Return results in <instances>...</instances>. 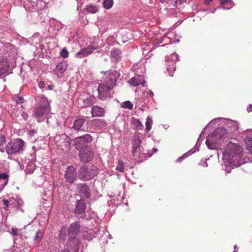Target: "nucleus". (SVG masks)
<instances>
[{
	"mask_svg": "<svg viewBox=\"0 0 252 252\" xmlns=\"http://www.w3.org/2000/svg\"><path fill=\"white\" fill-rule=\"evenodd\" d=\"M225 141L223 147L225 150L222 152V159L225 164L224 169L227 173L231 171V168L227 169L228 165L238 167L246 162L242 158L243 149L238 144L231 142L226 144Z\"/></svg>",
	"mask_w": 252,
	"mask_h": 252,
	"instance_id": "1",
	"label": "nucleus"
},
{
	"mask_svg": "<svg viewBox=\"0 0 252 252\" xmlns=\"http://www.w3.org/2000/svg\"><path fill=\"white\" fill-rule=\"evenodd\" d=\"M120 73L116 70H110L108 72L107 77L103 82L99 84L97 91L98 97L101 100L112 97L111 91L116 84Z\"/></svg>",
	"mask_w": 252,
	"mask_h": 252,
	"instance_id": "2",
	"label": "nucleus"
},
{
	"mask_svg": "<svg viewBox=\"0 0 252 252\" xmlns=\"http://www.w3.org/2000/svg\"><path fill=\"white\" fill-rule=\"evenodd\" d=\"M227 134L226 129L223 127L216 128L213 133L209 134L206 138V144L208 148L212 150L221 149V144L223 143Z\"/></svg>",
	"mask_w": 252,
	"mask_h": 252,
	"instance_id": "3",
	"label": "nucleus"
},
{
	"mask_svg": "<svg viewBox=\"0 0 252 252\" xmlns=\"http://www.w3.org/2000/svg\"><path fill=\"white\" fill-rule=\"evenodd\" d=\"M35 100L39 106L35 108L32 117L38 122H41L48 118L50 114V108L49 102L46 97L43 95H38L35 97Z\"/></svg>",
	"mask_w": 252,
	"mask_h": 252,
	"instance_id": "4",
	"label": "nucleus"
},
{
	"mask_svg": "<svg viewBox=\"0 0 252 252\" xmlns=\"http://www.w3.org/2000/svg\"><path fill=\"white\" fill-rule=\"evenodd\" d=\"M81 231L80 223L77 221L71 223L67 229L69 238L67 245L73 250L77 251L80 247V240L77 237Z\"/></svg>",
	"mask_w": 252,
	"mask_h": 252,
	"instance_id": "5",
	"label": "nucleus"
},
{
	"mask_svg": "<svg viewBox=\"0 0 252 252\" xmlns=\"http://www.w3.org/2000/svg\"><path fill=\"white\" fill-rule=\"evenodd\" d=\"M99 172L98 168L94 165H85L81 167L78 172L79 179L84 181H89L96 176Z\"/></svg>",
	"mask_w": 252,
	"mask_h": 252,
	"instance_id": "6",
	"label": "nucleus"
},
{
	"mask_svg": "<svg viewBox=\"0 0 252 252\" xmlns=\"http://www.w3.org/2000/svg\"><path fill=\"white\" fill-rule=\"evenodd\" d=\"M24 142L21 139H17L9 143L6 147V152L8 155H13L23 150Z\"/></svg>",
	"mask_w": 252,
	"mask_h": 252,
	"instance_id": "7",
	"label": "nucleus"
},
{
	"mask_svg": "<svg viewBox=\"0 0 252 252\" xmlns=\"http://www.w3.org/2000/svg\"><path fill=\"white\" fill-rule=\"evenodd\" d=\"M79 156L81 161L83 162L90 161L94 156L93 148L90 146H85L80 150Z\"/></svg>",
	"mask_w": 252,
	"mask_h": 252,
	"instance_id": "8",
	"label": "nucleus"
},
{
	"mask_svg": "<svg viewBox=\"0 0 252 252\" xmlns=\"http://www.w3.org/2000/svg\"><path fill=\"white\" fill-rule=\"evenodd\" d=\"M165 60L167 62V70L169 73V75L173 76V72L176 69L175 63L177 61H178V56L177 54L174 52L170 55L169 57H166Z\"/></svg>",
	"mask_w": 252,
	"mask_h": 252,
	"instance_id": "9",
	"label": "nucleus"
},
{
	"mask_svg": "<svg viewBox=\"0 0 252 252\" xmlns=\"http://www.w3.org/2000/svg\"><path fill=\"white\" fill-rule=\"evenodd\" d=\"M92 140V136L89 134L77 137L75 138V146L77 149H81L84 147L83 146L86 144L91 142Z\"/></svg>",
	"mask_w": 252,
	"mask_h": 252,
	"instance_id": "10",
	"label": "nucleus"
},
{
	"mask_svg": "<svg viewBox=\"0 0 252 252\" xmlns=\"http://www.w3.org/2000/svg\"><path fill=\"white\" fill-rule=\"evenodd\" d=\"M64 179L67 183H73L77 177V172L73 166H68L66 167L64 173Z\"/></svg>",
	"mask_w": 252,
	"mask_h": 252,
	"instance_id": "11",
	"label": "nucleus"
},
{
	"mask_svg": "<svg viewBox=\"0 0 252 252\" xmlns=\"http://www.w3.org/2000/svg\"><path fill=\"white\" fill-rule=\"evenodd\" d=\"M76 190L81 197L86 199H88L90 197L91 195L90 189L87 184L85 183L77 184L76 186Z\"/></svg>",
	"mask_w": 252,
	"mask_h": 252,
	"instance_id": "12",
	"label": "nucleus"
},
{
	"mask_svg": "<svg viewBox=\"0 0 252 252\" xmlns=\"http://www.w3.org/2000/svg\"><path fill=\"white\" fill-rule=\"evenodd\" d=\"M10 70V66L7 62V57H0V75L7 73Z\"/></svg>",
	"mask_w": 252,
	"mask_h": 252,
	"instance_id": "13",
	"label": "nucleus"
},
{
	"mask_svg": "<svg viewBox=\"0 0 252 252\" xmlns=\"http://www.w3.org/2000/svg\"><path fill=\"white\" fill-rule=\"evenodd\" d=\"M86 119L84 117H78L74 122L72 128L77 131L84 130V125Z\"/></svg>",
	"mask_w": 252,
	"mask_h": 252,
	"instance_id": "14",
	"label": "nucleus"
},
{
	"mask_svg": "<svg viewBox=\"0 0 252 252\" xmlns=\"http://www.w3.org/2000/svg\"><path fill=\"white\" fill-rule=\"evenodd\" d=\"M104 113V109L97 105L92 107L91 113L93 117H103Z\"/></svg>",
	"mask_w": 252,
	"mask_h": 252,
	"instance_id": "15",
	"label": "nucleus"
},
{
	"mask_svg": "<svg viewBox=\"0 0 252 252\" xmlns=\"http://www.w3.org/2000/svg\"><path fill=\"white\" fill-rule=\"evenodd\" d=\"M145 80L144 79V77L141 75H136L132 77L129 81V83L132 84L134 86H137L140 85L144 86Z\"/></svg>",
	"mask_w": 252,
	"mask_h": 252,
	"instance_id": "16",
	"label": "nucleus"
},
{
	"mask_svg": "<svg viewBox=\"0 0 252 252\" xmlns=\"http://www.w3.org/2000/svg\"><path fill=\"white\" fill-rule=\"evenodd\" d=\"M86 209V204L84 200H80L77 201L75 213L77 215L82 214L85 212Z\"/></svg>",
	"mask_w": 252,
	"mask_h": 252,
	"instance_id": "17",
	"label": "nucleus"
},
{
	"mask_svg": "<svg viewBox=\"0 0 252 252\" xmlns=\"http://www.w3.org/2000/svg\"><path fill=\"white\" fill-rule=\"evenodd\" d=\"M141 143L142 141L140 138H135L133 140L132 152L134 157H135L137 155V153L140 151Z\"/></svg>",
	"mask_w": 252,
	"mask_h": 252,
	"instance_id": "18",
	"label": "nucleus"
},
{
	"mask_svg": "<svg viewBox=\"0 0 252 252\" xmlns=\"http://www.w3.org/2000/svg\"><path fill=\"white\" fill-rule=\"evenodd\" d=\"M121 51L117 48H113L111 51V55L113 61L118 62L121 60Z\"/></svg>",
	"mask_w": 252,
	"mask_h": 252,
	"instance_id": "19",
	"label": "nucleus"
},
{
	"mask_svg": "<svg viewBox=\"0 0 252 252\" xmlns=\"http://www.w3.org/2000/svg\"><path fill=\"white\" fill-rule=\"evenodd\" d=\"M92 53V50L90 49L86 48L81 50L76 54L75 56L79 58L85 57Z\"/></svg>",
	"mask_w": 252,
	"mask_h": 252,
	"instance_id": "20",
	"label": "nucleus"
},
{
	"mask_svg": "<svg viewBox=\"0 0 252 252\" xmlns=\"http://www.w3.org/2000/svg\"><path fill=\"white\" fill-rule=\"evenodd\" d=\"M86 10L88 13L94 14L99 11V8L95 5L88 4L86 6Z\"/></svg>",
	"mask_w": 252,
	"mask_h": 252,
	"instance_id": "21",
	"label": "nucleus"
},
{
	"mask_svg": "<svg viewBox=\"0 0 252 252\" xmlns=\"http://www.w3.org/2000/svg\"><path fill=\"white\" fill-rule=\"evenodd\" d=\"M132 128L136 130H142L143 128V126L141 122L137 119H133L131 121Z\"/></svg>",
	"mask_w": 252,
	"mask_h": 252,
	"instance_id": "22",
	"label": "nucleus"
},
{
	"mask_svg": "<svg viewBox=\"0 0 252 252\" xmlns=\"http://www.w3.org/2000/svg\"><path fill=\"white\" fill-rule=\"evenodd\" d=\"M95 98L93 96H90L88 98H87L86 99H85L84 100H82V99H80L79 100L81 101L82 100L84 102L83 106V107H88L90 105H92L94 101Z\"/></svg>",
	"mask_w": 252,
	"mask_h": 252,
	"instance_id": "23",
	"label": "nucleus"
},
{
	"mask_svg": "<svg viewBox=\"0 0 252 252\" xmlns=\"http://www.w3.org/2000/svg\"><path fill=\"white\" fill-rule=\"evenodd\" d=\"M67 68V64L65 62H62L58 63L56 66L57 71L60 73H63Z\"/></svg>",
	"mask_w": 252,
	"mask_h": 252,
	"instance_id": "24",
	"label": "nucleus"
},
{
	"mask_svg": "<svg viewBox=\"0 0 252 252\" xmlns=\"http://www.w3.org/2000/svg\"><path fill=\"white\" fill-rule=\"evenodd\" d=\"M35 165L33 161H31L29 162L26 168V173L27 174L32 173L35 169Z\"/></svg>",
	"mask_w": 252,
	"mask_h": 252,
	"instance_id": "25",
	"label": "nucleus"
},
{
	"mask_svg": "<svg viewBox=\"0 0 252 252\" xmlns=\"http://www.w3.org/2000/svg\"><path fill=\"white\" fill-rule=\"evenodd\" d=\"M43 235V232L42 230H39L34 236V242L39 244Z\"/></svg>",
	"mask_w": 252,
	"mask_h": 252,
	"instance_id": "26",
	"label": "nucleus"
},
{
	"mask_svg": "<svg viewBox=\"0 0 252 252\" xmlns=\"http://www.w3.org/2000/svg\"><path fill=\"white\" fill-rule=\"evenodd\" d=\"M152 124V119L151 117L148 116L146 119V130L147 132H149L151 129Z\"/></svg>",
	"mask_w": 252,
	"mask_h": 252,
	"instance_id": "27",
	"label": "nucleus"
},
{
	"mask_svg": "<svg viewBox=\"0 0 252 252\" xmlns=\"http://www.w3.org/2000/svg\"><path fill=\"white\" fill-rule=\"evenodd\" d=\"M245 141L247 149L250 152H252V139L250 137H246Z\"/></svg>",
	"mask_w": 252,
	"mask_h": 252,
	"instance_id": "28",
	"label": "nucleus"
},
{
	"mask_svg": "<svg viewBox=\"0 0 252 252\" xmlns=\"http://www.w3.org/2000/svg\"><path fill=\"white\" fill-rule=\"evenodd\" d=\"M195 151L193 149L189 151L188 152L185 153L184 155H183L182 156L179 157L176 160L177 162H180L182 161L183 159H185V158H187L189 155H191L193 153H194Z\"/></svg>",
	"mask_w": 252,
	"mask_h": 252,
	"instance_id": "29",
	"label": "nucleus"
},
{
	"mask_svg": "<svg viewBox=\"0 0 252 252\" xmlns=\"http://www.w3.org/2000/svg\"><path fill=\"white\" fill-rule=\"evenodd\" d=\"M13 99L16 102V103L21 104L24 102V99L22 96H20L18 94L13 95Z\"/></svg>",
	"mask_w": 252,
	"mask_h": 252,
	"instance_id": "30",
	"label": "nucleus"
},
{
	"mask_svg": "<svg viewBox=\"0 0 252 252\" xmlns=\"http://www.w3.org/2000/svg\"><path fill=\"white\" fill-rule=\"evenodd\" d=\"M113 4V0H104L103 2V5L106 9H110L112 6Z\"/></svg>",
	"mask_w": 252,
	"mask_h": 252,
	"instance_id": "31",
	"label": "nucleus"
},
{
	"mask_svg": "<svg viewBox=\"0 0 252 252\" xmlns=\"http://www.w3.org/2000/svg\"><path fill=\"white\" fill-rule=\"evenodd\" d=\"M121 106L122 108H128L131 110L133 108V105L129 101H126L121 103Z\"/></svg>",
	"mask_w": 252,
	"mask_h": 252,
	"instance_id": "32",
	"label": "nucleus"
},
{
	"mask_svg": "<svg viewBox=\"0 0 252 252\" xmlns=\"http://www.w3.org/2000/svg\"><path fill=\"white\" fill-rule=\"evenodd\" d=\"M8 175L6 173H0V179L5 180L4 186L6 185L8 182Z\"/></svg>",
	"mask_w": 252,
	"mask_h": 252,
	"instance_id": "33",
	"label": "nucleus"
},
{
	"mask_svg": "<svg viewBox=\"0 0 252 252\" xmlns=\"http://www.w3.org/2000/svg\"><path fill=\"white\" fill-rule=\"evenodd\" d=\"M116 169L121 172H124V163L122 161H119Z\"/></svg>",
	"mask_w": 252,
	"mask_h": 252,
	"instance_id": "34",
	"label": "nucleus"
},
{
	"mask_svg": "<svg viewBox=\"0 0 252 252\" xmlns=\"http://www.w3.org/2000/svg\"><path fill=\"white\" fill-rule=\"evenodd\" d=\"M61 56L64 58H66L68 56V52L67 50L65 48H63L60 53Z\"/></svg>",
	"mask_w": 252,
	"mask_h": 252,
	"instance_id": "35",
	"label": "nucleus"
},
{
	"mask_svg": "<svg viewBox=\"0 0 252 252\" xmlns=\"http://www.w3.org/2000/svg\"><path fill=\"white\" fill-rule=\"evenodd\" d=\"M19 230L17 228H12L11 230V234L14 236H17L19 235Z\"/></svg>",
	"mask_w": 252,
	"mask_h": 252,
	"instance_id": "36",
	"label": "nucleus"
},
{
	"mask_svg": "<svg viewBox=\"0 0 252 252\" xmlns=\"http://www.w3.org/2000/svg\"><path fill=\"white\" fill-rule=\"evenodd\" d=\"M3 202L4 205V209L6 211L7 210L8 205H9V202L5 199H3Z\"/></svg>",
	"mask_w": 252,
	"mask_h": 252,
	"instance_id": "37",
	"label": "nucleus"
},
{
	"mask_svg": "<svg viewBox=\"0 0 252 252\" xmlns=\"http://www.w3.org/2000/svg\"><path fill=\"white\" fill-rule=\"evenodd\" d=\"M21 117L25 120H27L29 118V115L26 112H22L21 113Z\"/></svg>",
	"mask_w": 252,
	"mask_h": 252,
	"instance_id": "38",
	"label": "nucleus"
},
{
	"mask_svg": "<svg viewBox=\"0 0 252 252\" xmlns=\"http://www.w3.org/2000/svg\"><path fill=\"white\" fill-rule=\"evenodd\" d=\"M5 142V139L4 136L0 137V146H2Z\"/></svg>",
	"mask_w": 252,
	"mask_h": 252,
	"instance_id": "39",
	"label": "nucleus"
},
{
	"mask_svg": "<svg viewBox=\"0 0 252 252\" xmlns=\"http://www.w3.org/2000/svg\"><path fill=\"white\" fill-rule=\"evenodd\" d=\"M220 2L222 5H224L228 2L230 3L231 0H220Z\"/></svg>",
	"mask_w": 252,
	"mask_h": 252,
	"instance_id": "40",
	"label": "nucleus"
},
{
	"mask_svg": "<svg viewBox=\"0 0 252 252\" xmlns=\"http://www.w3.org/2000/svg\"><path fill=\"white\" fill-rule=\"evenodd\" d=\"M184 2H186V1L184 0H177L175 1V4L179 5L182 4Z\"/></svg>",
	"mask_w": 252,
	"mask_h": 252,
	"instance_id": "41",
	"label": "nucleus"
},
{
	"mask_svg": "<svg viewBox=\"0 0 252 252\" xmlns=\"http://www.w3.org/2000/svg\"><path fill=\"white\" fill-rule=\"evenodd\" d=\"M38 86L40 88L42 89L44 86V83L43 81H41L38 83Z\"/></svg>",
	"mask_w": 252,
	"mask_h": 252,
	"instance_id": "42",
	"label": "nucleus"
},
{
	"mask_svg": "<svg viewBox=\"0 0 252 252\" xmlns=\"http://www.w3.org/2000/svg\"><path fill=\"white\" fill-rule=\"evenodd\" d=\"M35 132V131L34 130H31L29 131V134L31 135H33Z\"/></svg>",
	"mask_w": 252,
	"mask_h": 252,
	"instance_id": "43",
	"label": "nucleus"
},
{
	"mask_svg": "<svg viewBox=\"0 0 252 252\" xmlns=\"http://www.w3.org/2000/svg\"><path fill=\"white\" fill-rule=\"evenodd\" d=\"M49 90H53L54 86L53 85H49L48 87Z\"/></svg>",
	"mask_w": 252,
	"mask_h": 252,
	"instance_id": "44",
	"label": "nucleus"
},
{
	"mask_svg": "<svg viewBox=\"0 0 252 252\" xmlns=\"http://www.w3.org/2000/svg\"><path fill=\"white\" fill-rule=\"evenodd\" d=\"M202 165L204 167H206V166H208V164H207V162L206 161H204L203 162Z\"/></svg>",
	"mask_w": 252,
	"mask_h": 252,
	"instance_id": "45",
	"label": "nucleus"
},
{
	"mask_svg": "<svg viewBox=\"0 0 252 252\" xmlns=\"http://www.w3.org/2000/svg\"><path fill=\"white\" fill-rule=\"evenodd\" d=\"M169 0H160V1L162 2V3H164V2H167Z\"/></svg>",
	"mask_w": 252,
	"mask_h": 252,
	"instance_id": "46",
	"label": "nucleus"
},
{
	"mask_svg": "<svg viewBox=\"0 0 252 252\" xmlns=\"http://www.w3.org/2000/svg\"><path fill=\"white\" fill-rule=\"evenodd\" d=\"M61 252H70L69 251L66 250H63L61 251Z\"/></svg>",
	"mask_w": 252,
	"mask_h": 252,
	"instance_id": "47",
	"label": "nucleus"
},
{
	"mask_svg": "<svg viewBox=\"0 0 252 252\" xmlns=\"http://www.w3.org/2000/svg\"><path fill=\"white\" fill-rule=\"evenodd\" d=\"M153 150L154 153H156L158 151V149L157 148H153Z\"/></svg>",
	"mask_w": 252,
	"mask_h": 252,
	"instance_id": "48",
	"label": "nucleus"
},
{
	"mask_svg": "<svg viewBox=\"0 0 252 252\" xmlns=\"http://www.w3.org/2000/svg\"><path fill=\"white\" fill-rule=\"evenodd\" d=\"M213 0H205L206 2L208 3H209L211 1H212Z\"/></svg>",
	"mask_w": 252,
	"mask_h": 252,
	"instance_id": "49",
	"label": "nucleus"
},
{
	"mask_svg": "<svg viewBox=\"0 0 252 252\" xmlns=\"http://www.w3.org/2000/svg\"><path fill=\"white\" fill-rule=\"evenodd\" d=\"M101 73L104 74L106 73V72L102 71L101 72Z\"/></svg>",
	"mask_w": 252,
	"mask_h": 252,
	"instance_id": "50",
	"label": "nucleus"
},
{
	"mask_svg": "<svg viewBox=\"0 0 252 252\" xmlns=\"http://www.w3.org/2000/svg\"><path fill=\"white\" fill-rule=\"evenodd\" d=\"M60 238H61V239L62 238V232H61V233H60Z\"/></svg>",
	"mask_w": 252,
	"mask_h": 252,
	"instance_id": "51",
	"label": "nucleus"
},
{
	"mask_svg": "<svg viewBox=\"0 0 252 252\" xmlns=\"http://www.w3.org/2000/svg\"><path fill=\"white\" fill-rule=\"evenodd\" d=\"M153 95H154V94L153 93V92H151V96H153Z\"/></svg>",
	"mask_w": 252,
	"mask_h": 252,
	"instance_id": "52",
	"label": "nucleus"
},
{
	"mask_svg": "<svg viewBox=\"0 0 252 252\" xmlns=\"http://www.w3.org/2000/svg\"><path fill=\"white\" fill-rule=\"evenodd\" d=\"M212 123H213V121H212V122H210V123H209L208 125H211V124H212Z\"/></svg>",
	"mask_w": 252,
	"mask_h": 252,
	"instance_id": "53",
	"label": "nucleus"
},
{
	"mask_svg": "<svg viewBox=\"0 0 252 252\" xmlns=\"http://www.w3.org/2000/svg\"><path fill=\"white\" fill-rule=\"evenodd\" d=\"M0 151L2 152H4L3 150H2V149H0Z\"/></svg>",
	"mask_w": 252,
	"mask_h": 252,
	"instance_id": "54",
	"label": "nucleus"
},
{
	"mask_svg": "<svg viewBox=\"0 0 252 252\" xmlns=\"http://www.w3.org/2000/svg\"><path fill=\"white\" fill-rule=\"evenodd\" d=\"M236 249H237V247H236V246L235 245V246H234V249L235 250Z\"/></svg>",
	"mask_w": 252,
	"mask_h": 252,
	"instance_id": "55",
	"label": "nucleus"
},
{
	"mask_svg": "<svg viewBox=\"0 0 252 252\" xmlns=\"http://www.w3.org/2000/svg\"><path fill=\"white\" fill-rule=\"evenodd\" d=\"M233 252H236V251H233Z\"/></svg>",
	"mask_w": 252,
	"mask_h": 252,
	"instance_id": "56",
	"label": "nucleus"
}]
</instances>
